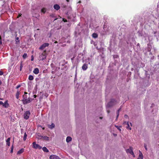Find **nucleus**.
I'll use <instances>...</instances> for the list:
<instances>
[{
  "label": "nucleus",
  "instance_id": "obj_27",
  "mask_svg": "<svg viewBox=\"0 0 159 159\" xmlns=\"http://www.w3.org/2000/svg\"><path fill=\"white\" fill-rule=\"evenodd\" d=\"M115 127L120 131H121V129H120V128L121 127V126H118L117 125L115 126Z\"/></svg>",
  "mask_w": 159,
  "mask_h": 159
},
{
  "label": "nucleus",
  "instance_id": "obj_56",
  "mask_svg": "<svg viewBox=\"0 0 159 159\" xmlns=\"http://www.w3.org/2000/svg\"><path fill=\"white\" fill-rule=\"evenodd\" d=\"M100 119H102V117H100Z\"/></svg>",
  "mask_w": 159,
  "mask_h": 159
},
{
  "label": "nucleus",
  "instance_id": "obj_14",
  "mask_svg": "<svg viewBox=\"0 0 159 159\" xmlns=\"http://www.w3.org/2000/svg\"><path fill=\"white\" fill-rule=\"evenodd\" d=\"M24 149L21 148L17 152V155H20L21 153H22L24 152Z\"/></svg>",
  "mask_w": 159,
  "mask_h": 159
},
{
  "label": "nucleus",
  "instance_id": "obj_3",
  "mask_svg": "<svg viewBox=\"0 0 159 159\" xmlns=\"http://www.w3.org/2000/svg\"><path fill=\"white\" fill-rule=\"evenodd\" d=\"M32 99L29 97L28 98L23 99L22 101L24 104H27L30 103L32 101Z\"/></svg>",
  "mask_w": 159,
  "mask_h": 159
},
{
  "label": "nucleus",
  "instance_id": "obj_20",
  "mask_svg": "<svg viewBox=\"0 0 159 159\" xmlns=\"http://www.w3.org/2000/svg\"><path fill=\"white\" fill-rule=\"evenodd\" d=\"M92 37L94 38H96L98 37V35L96 33H93L92 34Z\"/></svg>",
  "mask_w": 159,
  "mask_h": 159
},
{
  "label": "nucleus",
  "instance_id": "obj_8",
  "mask_svg": "<svg viewBox=\"0 0 159 159\" xmlns=\"http://www.w3.org/2000/svg\"><path fill=\"white\" fill-rule=\"evenodd\" d=\"M126 152L131 154L133 152L132 147L131 146L129 147V148L126 150Z\"/></svg>",
  "mask_w": 159,
  "mask_h": 159
},
{
  "label": "nucleus",
  "instance_id": "obj_10",
  "mask_svg": "<svg viewBox=\"0 0 159 159\" xmlns=\"http://www.w3.org/2000/svg\"><path fill=\"white\" fill-rule=\"evenodd\" d=\"M88 68V64L84 63L82 66V69L84 70H85Z\"/></svg>",
  "mask_w": 159,
  "mask_h": 159
},
{
  "label": "nucleus",
  "instance_id": "obj_4",
  "mask_svg": "<svg viewBox=\"0 0 159 159\" xmlns=\"http://www.w3.org/2000/svg\"><path fill=\"white\" fill-rule=\"evenodd\" d=\"M30 111H25L24 114V118L26 120L28 119L30 117Z\"/></svg>",
  "mask_w": 159,
  "mask_h": 159
},
{
  "label": "nucleus",
  "instance_id": "obj_22",
  "mask_svg": "<svg viewBox=\"0 0 159 159\" xmlns=\"http://www.w3.org/2000/svg\"><path fill=\"white\" fill-rule=\"evenodd\" d=\"M28 79L30 80H32L34 79V77L32 75H30L29 76Z\"/></svg>",
  "mask_w": 159,
  "mask_h": 159
},
{
  "label": "nucleus",
  "instance_id": "obj_15",
  "mask_svg": "<svg viewBox=\"0 0 159 159\" xmlns=\"http://www.w3.org/2000/svg\"><path fill=\"white\" fill-rule=\"evenodd\" d=\"M10 138H8L6 140L7 144L8 146H10Z\"/></svg>",
  "mask_w": 159,
  "mask_h": 159
},
{
  "label": "nucleus",
  "instance_id": "obj_31",
  "mask_svg": "<svg viewBox=\"0 0 159 159\" xmlns=\"http://www.w3.org/2000/svg\"><path fill=\"white\" fill-rule=\"evenodd\" d=\"M116 114H117V116H116V120L118 118V117L119 116V112L117 111L116 112Z\"/></svg>",
  "mask_w": 159,
  "mask_h": 159
},
{
  "label": "nucleus",
  "instance_id": "obj_35",
  "mask_svg": "<svg viewBox=\"0 0 159 159\" xmlns=\"http://www.w3.org/2000/svg\"><path fill=\"white\" fill-rule=\"evenodd\" d=\"M2 38L1 37V36L0 35V44H2Z\"/></svg>",
  "mask_w": 159,
  "mask_h": 159
},
{
  "label": "nucleus",
  "instance_id": "obj_60",
  "mask_svg": "<svg viewBox=\"0 0 159 159\" xmlns=\"http://www.w3.org/2000/svg\"><path fill=\"white\" fill-rule=\"evenodd\" d=\"M19 39V38L18 37V38H17V39Z\"/></svg>",
  "mask_w": 159,
  "mask_h": 159
},
{
  "label": "nucleus",
  "instance_id": "obj_48",
  "mask_svg": "<svg viewBox=\"0 0 159 159\" xmlns=\"http://www.w3.org/2000/svg\"><path fill=\"white\" fill-rule=\"evenodd\" d=\"M34 98H36L37 97V96L35 95H34Z\"/></svg>",
  "mask_w": 159,
  "mask_h": 159
},
{
  "label": "nucleus",
  "instance_id": "obj_30",
  "mask_svg": "<svg viewBox=\"0 0 159 159\" xmlns=\"http://www.w3.org/2000/svg\"><path fill=\"white\" fill-rule=\"evenodd\" d=\"M14 149V147L13 145H12L11 146V153H12L13 152V150Z\"/></svg>",
  "mask_w": 159,
  "mask_h": 159
},
{
  "label": "nucleus",
  "instance_id": "obj_19",
  "mask_svg": "<svg viewBox=\"0 0 159 159\" xmlns=\"http://www.w3.org/2000/svg\"><path fill=\"white\" fill-rule=\"evenodd\" d=\"M48 127L51 129H52L54 128L55 127V125L52 123L51 125H48Z\"/></svg>",
  "mask_w": 159,
  "mask_h": 159
},
{
  "label": "nucleus",
  "instance_id": "obj_39",
  "mask_svg": "<svg viewBox=\"0 0 159 159\" xmlns=\"http://www.w3.org/2000/svg\"><path fill=\"white\" fill-rule=\"evenodd\" d=\"M3 74V73L2 71H0V75H2Z\"/></svg>",
  "mask_w": 159,
  "mask_h": 159
},
{
  "label": "nucleus",
  "instance_id": "obj_58",
  "mask_svg": "<svg viewBox=\"0 0 159 159\" xmlns=\"http://www.w3.org/2000/svg\"><path fill=\"white\" fill-rule=\"evenodd\" d=\"M130 124L131 125V126H132V123H130Z\"/></svg>",
  "mask_w": 159,
  "mask_h": 159
},
{
  "label": "nucleus",
  "instance_id": "obj_53",
  "mask_svg": "<svg viewBox=\"0 0 159 159\" xmlns=\"http://www.w3.org/2000/svg\"><path fill=\"white\" fill-rule=\"evenodd\" d=\"M2 84V82L0 80V85H1Z\"/></svg>",
  "mask_w": 159,
  "mask_h": 159
},
{
  "label": "nucleus",
  "instance_id": "obj_46",
  "mask_svg": "<svg viewBox=\"0 0 159 159\" xmlns=\"http://www.w3.org/2000/svg\"><path fill=\"white\" fill-rule=\"evenodd\" d=\"M127 122H125V121L123 122V124H126V123H127Z\"/></svg>",
  "mask_w": 159,
  "mask_h": 159
},
{
  "label": "nucleus",
  "instance_id": "obj_9",
  "mask_svg": "<svg viewBox=\"0 0 159 159\" xmlns=\"http://www.w3.org/2000/svg\"><path fill=\"white\" fill-rule=\"evenodd\" d=\"M2 106L4 107L5 108H7L9 106V104L8 103V101L6 100L4 103H3Z\"/></svg>",
  "mask_w": 159,
  "mask_h": 159
},
{
  "label": "nucleus",
  "instance_id": "obj_12",
  "mask_svg": "<svg viewBox=\"0 0 159 159\" xmlns=\"http://www.w3.org/2000/svg\"><path fill=\"white\" fill-rule=\"evenodd\" d=\"M139 157L137 159H143V156L142 153L140 150L139 151Z\"/></svg>",
  "mask_w": 159,
  "mask_h": 159
},
{
  "label": "nucleus",
  "instance_id": "obj_47",
  "mask_svg": "<svg viewBox=\"0 0 159 159\" xmlns=\"http://www.w3.org/2000/svg\"><path fill=\"white\" fill-rule=\"evenodd\" d=\"M107 111L108 114H109L110 112V111L109 110H107Z\"/></svg>",
  "mask_w": 159,
  "mask_h": 159
},
{
  "label": "nucleus",
  "instance_id": "obj_38",
  "mask_svg": "<svg viewBox=\"0 0 159 159\" xmlns=\"http://www.w3.org/2000/svg\"><path fill=\"white\" fill-rule=\"evenodd\" d=\"M22 15V14L20 13L19 14L18 16H17V18H19V17H20L21 16V15Z\"/></svg>",
  "mask_w": 159,
  "mask_h": 159
},
{
  "label": "nucleus",
  "instance_id": "obj_23",
  "mask_svg": "<svg viewBox=\"0 0 159 159\" xmlns=\"http://www.w3.org/2000/svg\"><path fill=\"white\" fill-rule=\"evenodd\" d=\"M48 137L47 136H43V139L44 140H48Z\"/></svg>",
  "mask_w": 159,
  "mask_h": 159
},
{
  "label": "nucleus",
  "instance_id": "obj_1",
  "mask_svg": "<svg viewBox=\"0 0 159 159\" xmlns=\"http://www.w3.org/2000/svg\"><path fill=\"white\" fill-rule=\"evenodd\" d=\"M46 50H45L39 56V60H43L46 59Z\"/></svg>",
  "mask_w": 159,
  "mask_h": 159
},
{
  "label": "nucleus",
  "instance_id": "obj_42",
  "mask_svg": "<svg viewBox=\"0 0 159 159\" xmlns=\"http://www.w3.org/2000/svg\"><path fill=\"white\" fill-rule=\"evenodd\" d=\"M3 104V102L2 101H0V105H2Z\"/></svg>",
  "mask_w": 159,
  "mask_h": 159
},
{
  "label": "nucleus",
  "instance_id": "obj_2",
  "mask_svg": "<svg viewBox=\"0 0 159 159\" xmlns=\"http://www.w3.org/2000/svg\"><path fill=\"white\" fill-rule=\"evenodd\" d=\"M116 101L114 99H111L107 104V107H112L116 103Z\"/></svg>",
  "mask_w": 159,
  "mask_h": 159
},
{
  "label": "nucleus",
  "instance_id": "obj_16",
  "mask_svg": "<svg viewBox=\"0 0 159 159\" xmlns=\"http://www.w3.org/2000/svg\"><path fill=\"white\" fill-rule=\"evenodd\" d=\"M72 140V138L68 136L66 138V141L67 143H69Z\"/></svg>",
  "mask_w": 159,
  "mask_h": 159
},
{
  "label": "nucleus",
  "instance_id": "obj_44",
  "mask_svg": "<svg viewBox=\"0 0 159 159\" xmlns=\"http://www.w3.org/2000/svg\"><path fill=\"white\" fill-rule=\"evenodd\" d=\"M28 94V93L26 92H25L24 93V95H26Z\"/></svg>",
  "mask_w": 159,
  "mask_h": 159
},
{
  "label": "nucleus",
  "instance_id": "obj_54",
  "mask_svg": "<svg viewBox=\"0 0 159 159\" xmlns=\"http://www.w3.org/2000/svg\"><path fill=\"white\" fill-rule=\"evenodd\" d=\"M42 129H43V130H44V129H45V128H44V127H43V128H42Z\"/></svg>",
  "mask_w": 159,
  "mask_h": 159
},
{
  "label": "nucleus",
  "instance_id": "obj_17",
  "mask_svg": "<svg viewBox=\"0 0 159 159\" xmlns=\"http://www.w3.org/2000/svg\"><path fill=\"white\" fill-rule=\"evenodd\" d=\"M20 92L19 91V90H18L16 92V98L17 99H18L19 98V95L20 94Z\"/></svg>",
  "mask_w": 159,
  "mask_h": 159
},
{
  "label": "nucleus",
  "instance_id": "obj_6",
  "mask_svg": "<svg viewBox=\"0 0 159 159\" xmlns=\"http://www.w3.org/2000/svg\"><path fill=\"white\" fill-rule=\"evenodd\" d=\"M49 45V44L48 43H44L40 46L39 48V49L40 50H43L46 47H48Z\"/></svg>",
  "mask_w": 159,
  "mask_h": 159
},
{
  "label": "nucleus",
  "instance_id": "obj_55",
  "mask_svg": "<svg viewBox=\"0 0 159 159\" xmlns=\"http://www.w3.org/2000/svg\"><path fill=\"white\" fill-rule=\"evenodd\" d=\"M57 20V18H55V19L54 20H54Z\"/></svg>",
  "mask_w": 159,
  "mask_h": 159
},
{
  "label": "nucleus",
  "instance_id": "obj_61",
  "mask_svg": "<svg viewBox=\"0 0 159 159\" xmlns=\"http://www.w3.org/2000/svg\"><path fill=\"white\" fill-rule=\"evenodd\" d=\"M19 39V38L18 37V38H17V39Z\"/></svg>",
  "mask_w": 159,
  "mask_h": 159
},
{
  "label": "nucleus",
  "instance_id": "obj_28",
  "mask_svg": "<svg viewBox=\"0 0 159 159\" xmlns=\"http://www.w3.org/2000/svg\"><path fill=\"white\" fill-rule=\"evenodd\" d=\"M28 97L26 95H23V99H27Z\"/></svg>",
  "mask_w": 159,
  "mask_h": 159
},
{
  "label": "nucleus",
  "instance_id": "obj_13",
  "mask_svg": "<svg viewBox=\"0 0 159 159\" xmlns=\"http://www.w3.org/2000/svg\"><path fill=\"white\" fill-rule=\"evenodd\" d=\"M53 7L54 9L57 10H58L60 8L58 4H55L54 5Z\"/></svg>",
  "mask_w": 159,
  "mask_h": 159
},
{
  "label": "nucleus",
  "instance_id": "obj_34",
  "mask_svg": "<svg viewBox=\"0 0 159 159\" xmlns=\"http://www.w3.org/2000/svg\"><path fill=\"white\" fill-rule=\"evenodd\" d=\"M144 148H145V150H146V151H147L148 150V148H147V146L146 144H144Z\"/></svg>",
  "mask_w": 159,
  "mask_h": 159
},
{
  "label": "nucleus",
  "instance_id": "obj_21",
  "mask_svg": "<svg viewBox=\"0 0 159 159\" xmlns=\"http://www.w3.org/2000/svg\"><path fill=\"white\" fill-rule=\"evenodd\" d=\"M126 125H127V126L126 127V129H127L131 130V128L129 126V123L128 122H127V123H126Z\"/></svg>",
  "mask_w": 159,
  "mask_h": 159
},
{
  "label": "nucleus",
  "instance_id": "obj_5",
  "mask_svg": "<svg viewBox=\"0 0 159 159\" xmlns=\"http://www.w3.org/2000/svg\"><path fill=\"white\" fill-rule=\"evenodd\" d=\"M33 147L35 149H41L42 147L40 146L38 144H36L35 142H34L33 143Z\"/></svg>",
  "mask_w": 159,
  "mask_h": 159
},
{
  "label": "nucleus",
  "instance_id": "obj_59",
  "mask_svg": "<svg viewBox=\"0 0 159 159\" xmlns=\"http://www.w3.org/2000/svg\"><path fill=\"white\" fill-rule=\"evenodd\" d=\"M37 30H39V29H37Z\"/></svg>",
  "mask_w": 159,
  "mask_h": 159
},
{
  "label": "nucleus",
  "instance_id": "obj_43",
  "mask_svg": "<svg viewBox=\"0 0 159 159\" xmlns=\"http://www.w3.org/2000/svg\"><path fill=\"white\" fill-rule=\"evenodd\" d=\"M121 109V107H120V108L117 111L120 112V111Z\"/></svg>",
  "mask_w": 159,
  "mask_h": 159
},
{
  "label": "nucleus",
  "instance_id": "obj_37",
  "mask_svg": "<svg viewBox=\"0 0 159 159\" xmlns=\"http://www.w3.org/2000/svg\"><path fill=\"white\" fill-rule=\"evenodd\" d=\"M131 154L134 157H135V155L133 152H132Z\"/></svg>",
  "mask_w": 159,
  "mask_h": 159
},
{
  "label": "nucleus",
  "instance_id": "obj_45",
  "mask_svg": "<svg viewBox=\"0 0 159 159\" xmlns=\"http://www.w3.org/2000/svg\"><path fill=\"white\" fill-rule=\"evenodd\" d=\"M124 116L125 118L127 117L128 116L127 115H125Z\"/></svg>",
  "mask_w": 159,
  "mask_h": 159
},
{
  "label": "nucleus",
  "instance_id": "obj_33",
  "mask_svg": "<svg viewBox=\"0 0 159 159\" xmlns=\"http://www.w3.org/2000/svg\"><path fill=\"white\" fill-rule=\"evenodd\" d=\"M50 16L51 17H55V15L54 14H51L50 15Z\"/></svg>",
  "mask_w": 159,
  "mask_h": 159
},
{
  "label": "nucleus",
  "instance_id": "obj_49",
  "mask_svg": "<svg viewBox=\"0 0 159 159\" xmlns=\"http://www.w3.org/2000/svg\"><path fill=\"white\" fill-rule=\"evenodd\" d=\"M81 3V1H79V2H78V3Z\"/></svg>",
  "mask_w": 159,
  "mask_h": 159
},
{
  "label": "nucleus",
  "instance_id": "obj_32",
  "mask_svg": "<svg viewBox=\"0 0 159 159\" xmlns=\"http://www.w3.org/2000/svg\"><path fill=\"white\" fill-rule=\"evenodd\" d=\"M43 136L42 135L38 136V138L39 139H43Z\"/></svg>",
  "mask_w": 159,
  "mask_h": 159
},
{
  "label": "nucleus",
  "instance_id": "obj_40",
  "mask_svg": "<svg viewBox=\"0 0 159 159\" xmlns=\"http://www.w3.org/2000/svg\"><path fill=\"white\" fill-rule=\"evenodd\" d=\"M33 60H34V57H33V56H31V61H33Z\"/></svg>",
  "mask_w": 159,
  "mask_h": 159
},
{
  "label": "nucleus",
  "instance_id": "obj_26",
  "mask_svg": "<svg viewBox=\"0 0 159 159\" xmlns=\"http://www.w3.org/2000/svg\"><path fill=\"white\" fill-rule=\"evenodd\" d=\"M23 67V64H22V62L21 61L20 64V70L21 71L22 69V68Z\"/></svg>",
  "mask_w": 159,
  "mask_h": 159
},
{
  "label": "nucleus",
  "instance_id": "obj_36",
  "mask_svg": "<svg viewBox=\"0 0 159 159\" xmlns=\"http://www.w3.org/2000/svg\"><path fill=\"white\" fill-rule=\"evenodd\" d=\"M21 86V85H19L17 86L16 87V89H18L19 88H20V87Z\"/></svg>",
  "mask_w": 159,
  "mask_h": 159
},
{
  "label": "nucleus",
  "instance_id": "obj_57",
  "mask_svg": "<svg viewBox=\"0 0 159 159\" xmlns=\"http://www.w3.org/2000/svg\"><path fill=\"white\" fill-rule=\"evenodd\" d=\"M66 1H67V2H69V0H66Z\"/></svg>",
  "mask_w": 159,
  "mask_h": 159
},
{
  "label": "nucleus",
  "instance_id": "obj_50",
  "mask_svg": "<svg viewBox=\"0 0 159 159\" xmlns=\"http://www.w3.org/2000/svg\"><path fill=\"white\" fill-rule=\"evenodd\" d=\"M58 43V42L57 41H55V42H54V43Z\"/></svg>",
  "mask_w": 159,
  "mask_h": 159
},
{
  "label": "nucleus",
  "instance_id": "obj_51",
  "mask_svg": "<svg viewBox=\"0 0 159 159\" xmlns=\"http://www.w3.org/2000/svg\"><path fill=\"white\" fill-rule=\"evenodd\" d=\"M66 46V44H63L62 46Z\"/></svg>",
  "mask_w": 159,
  "mask_h": 159
},
{
  "label": "nucleus",
  "instance_id": "obj_7",
  "mask_svg": "<svg viewBox=\"0 0 159 159\" xmlns=\"http://www.w3.org/2000/svg\"><path fill=\"white\" fill-rule=\"evenodd\" d=\"M50 159H61L60 158L56 155H52L49 157Z\"/></svg>",
  "mask_w": 159,
  "mask_h": 159
},
{
  "label": "nucleus",
  "instance_id": "obj_24",
  "mask_svg": "<svg viewBox=\"0 0 159 159\" xmlns=\"http://www.w3.org/2000/svg\"><path fill=\"white\" fill-rule=\"evenodd\" d=\"M27 135L26 134V133L25 132L24 134V137H23V140L25 141L26 140V138H27Z\"/></svg>",
  "mask_w": 159,
  "mask_h": 159
},
{
  "label": "nucleus",
  "instance_id": "obj_52",
  "mask_svg": "<svg viewBox=\"0 0 159 159\" xmlns=\"http://www.w3.org/2000/svg\"><path fill=\"white\" fill-rule=\"evenodd\" d=\"M74 58V57H73L71 58V60H73Z\"/></svg>",
  "mask_w": 159,
  "mask_h": 159
},
{
  "label": "nucleus",
  "instance_id": "obj_11",
  "mask_svg": "<svg viewBox=\"0 0 159 159\" xmlns=\"http://www.w3.org/2000/svg\"><path fill=\"white\" fill-rule=\"evenodd\" d=\"M33 72L35 74H38L39 73V70L38 68H36L34 69Z\"/></svg>",
  "mask_w": 159,
  "mask_h": 159
},
{
  "label": "nucleus",
  "instance_id": "obj_25",
  "mask_svg": "<svg viewBox=\"0 0 159 159\" xmlns=\"http://www.w3.org/2000/svg\"><path fill=\"white\" fill-rule=\"evenodd\" d=\"M46 11V9L45 8H43L41 10V12H43V13H45Z\"/></svg>",
  "mask_w": 159,
  "mask_h": 159
},
{
  "label": "nucleus",
  "instance_id": "obj_29",
  "mask_svg": "<svg viewBox=\"0 0 159 159\" xmlns=\"http://www.w3.org/2000/svg\"><path fill=\"white\" fill-rule=\"evenodd\" d=\"M27 54L26 53H25L23 55V57L24 58V59H25V58L26 57H27Z\"/></svg>",
  "mask_w": 159,
  "mask_h": 159
},
{
  "label": "nucleus",
  "instance_id": "obj_18",
  "mask_svg": "<svg viewBox=\"0 0 159 159\" xmlns=\"http://www.w3.org/2000/svg\"><path fill=\"white\" fill-rule=\"evenodd\" d=\"M42 149L43 151L45 152H49V150L46 147H43Z\"/></svg>",
  "mask_w": 159,
  "mask_h": 159
},
{
  "label": "nucleus",
  "instance_id": "obj_41",
  "mask_svg": "<svg viewBox=\"0 0 159 159\" xmlns=\"http://www.w3.org/2000/svg\"><path fill=\"white\" fill-rule=\"evenodd\" d=\"M63 20L64 22H67V20L66 19H63Z\"/></svg>",
  "mask_w": 159,
  "mask_h": 159
}]
</instances>
